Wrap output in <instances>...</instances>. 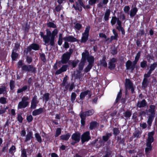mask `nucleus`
I'll list each match as a JSON object with an SVG mask.
<instances>
[{
	"label": "nucleus",
	"instance_id": "1",
	"mask_svg": "<svg viewBox=\"0 0 157 157\" xmlns=\"http://www.w3.org/2000/svg\"><path fill=\"white\" fill-rule=\"evenodd\" d=\"M18 67L21 68V70L23 72H31L35 73L36 72V68L32 65H27L23 63L21 60H19L17 63Z\"/></svg>",
	"mask_w": 157,
	"mask_h": 157
},
{
	"label": "nucleus",
	"instance_id": "2",
	"mask_svg": "<svg viewBox=\"0 0 157 157\" xmlns=\"http://www.w3.org/2000/svg\"><path fill=\"white\" fill-rule=\"evenodd\" d=\"M156 106L154 105H151L149 106V109L148 110V112L150 114L149 115L147 121L148 124V128H150L151 126L152 123L155 117Z\"/></svg>",
	"mask_w": 157,
	"mask_h": 157
},
{
	"label": "nucleus",
	"instance_id": "3",
	"mask_svg": "<svg viewBox=\"0 0 157 157\" xmlns=\"http://www.w3.org/2000/svg\"><path fill=\"white\" fill-rule=\"evenodd\" d=\"M69 39L66 40H64L65 42L64 44V47L65 49H67L69 47V45L68 42H78L79 40L74 37L73 36H71L70 37L68 38Z\"/></svg>",
	"mask_w": 157,
	"mask_h": 157
},
{
	"label": "nucleus",
	"instance_id": "4",
	"mask_svg": "<svg viewBox=\"0 0 157 157\" xmlns=\"http://www.w3.org/2000/svg\"><path fill=\"white\" fill-rule=\"evenodd\" d=\"M41 46L37 43H33L27 47L26 51L27 52H30L32 50L35 51L39 50Z\"/></svg>",
	"mask_w": 157,
	"mask_h": 157
},
{
	"label": "nucleus",
	"instance_id": "5",
	"mask_svg": "<svg viewBox=\"0 0 157 157\" xmlns=\"http://www.w3.org/2000/svg\"><path fill=\"white\" fill-rule=\"evenodd\" d=\"M154 141V138H147V140L146 146L147 147L145 148V152L146 155L150 153V151L151 150L152 147L151 144Z\"/></svg>",
	"mask_w": 157,
	"mask_h": 157
},
{
	"label": "nucleus",
	"instance_id": "6",
	"mask_svg": "<svg viewBox=\"0 0 157 157\" xmlns=\"http://www.w3.org/2000/svg\"><path fill=\"white\" fill-rule=\"evenodd\" d=\"M70 57L71 56L66 53H63L62 56L61 60L59 61L58 63L60 64L61 63L63 64H66L67 63H69L70 62L69 59L70 58Z\"/></svg>",
	"mask_w": 157,
	"mask_h": 157
},
{
	"label": "nucleus",
	"instance_id": "7",
	"mask_svg": "<svg viewBox=\"0 0 157 157\" xmlns=\"http://www.w3.org/2000/svg\"><path fill=\"white\" fill-rule=\"evenodd\" d=\"M44 32H40L39 35L41 37L43 38L45 45H50V42L51 41L50 37L46 36L45 35H44Z\"/></svg>",
	"mask_w": 157,
	"mask_h": 157
},
{
	"label": "nucleus",
	"instance_id": "8",
	"mask_svg": "<svg viewBox=\"0 0 157 157\" xmlns=\"http://www.w3.org/2000/svg\"><path fill=\"white\" fill-rule=\"evenodd\" d=\"M117 59L113 58L110 59L109 63L108 68L110 70H113L115 69L116 67V63L117 62Z\"/></svg>",
	"mask_w": 157,
	"mask_h": 157
},
{
	"label": "nucleus",
	"instance_id": "9",
	"mask_svg": "<svg viewBox=\"0 0 157 157\" xmlns=\"http://www.w3.org/2000/svg\"><path fill=\"white\" fill-rule=\"evenodd\" d=\"M64 86V88L63 90L64 92L67 91L68 90L70 92H71L73 89L75 88V85L74 82H72L71 84L70 83H66Z\"/></svg>",
	"mask_w": 157,
	"mask_h": 157
},
{
	"label": "nucleus",
	"instance_id": "10",
	"mask_svg": "<svg viewBox=\"0 0 157 157\" xmlns=\"http://www.w3.org/2000/svg\"><path fill=\"white\" fill-rule=\"evenodd\" d=\"M64 86V88L63 90L64 92L67 91L68 90L70 92H71L73 89L75 88V85L74 82H72L71 84L70 83H66Z\"/></svg>",
	"mask_w": 157,
	"mask_h": 157
},
{
	"label": "nucleus",
	"instance_id": "11",
	"mask_svg": "<svg viewBox=\"0 0 157 157\" xmlns=\"http://www.w3.org/2000/svg\"><path fill=\"white\" fill-rule=\"evenodd\" d=\"M78 2H75V5L73 4L72 7L74 8L76 11L78 10L79 12H81L82 10V8L80 7V6L83 3V2L82 0H78Z\"/></svg>",
	"mask_w": 157,
	"mask_h": 157
},
{
	"label": "nucleus",
	"instance_id": "12",
	"mask_svg": "<svg viewBox=\"0 0 157 157\" xmlns=\"http://www.w3.org/2000/svg\"><path fill=\"white\" fill-rule=\"evenodd\" d=\"M38 101L37 100V96L36 95H34L33 98L31 103L30 108L32 109H35L37 106V104Z\"/></svg>",
	"mask_w": 157,
	"mask_h": 157
},
{
	"label": "nucleus",
	"instance_id": "13",
	"mask_svg": "<svg viewBox=\"0 0 157 157\" xmlns=\"http://www.w3.org/2000/svg\"><path fill=\"white\" fill-rule=\"evenodd\" d=\"M69 67L68 64H64L62 65V67L59 70L56 71L55 73L56 75H58L63 72L67 71V68Z\"/></svg>",
	"mask_w": 157,
	"mask_h": 157
},
{
	"label": "nucleus",
	"instance_id": "14",
	"mask_svg": "<svg viewBox=\"0 0 157 157\" xmlns=\"http://www.w3.org/2000/svg\"><path fill=\"white\" fill-rule=\"evenodd\" d=\"M44 108L40 107L38 109H36L33 111L32 113V115L33 116H36L41 114L44 112Z\"/></svg>",
	"mask_w": 157,
	"mask_h": 157
},
{
	"label": "nucleus",
	"instance_id": "15",
	"mask_svg": "<svg viewBox=\"0 0 157 157\" xmlns=\"http://www.w3.org/2000/svg\"><path fill=\"white\" fill-rule=\"evenodd\" d=\"M147 103L145 99H143L141 101H138L137 104V107L139 108L145 107L147 106Z\"/></svg>",
	"mask_w": 157,
	"mask_h": 157
},
{
	"label": "nucleus",
	"instance_id": "16",
	"mask_svg": "<svg viewBox=\"0 0 157 157\" xmlns=\"http://www.w3.org/2000/svg\"><path fill=\"white\" fill-rule=\"evenodd\" d=\"M94 112V111L93 109H91L89 110L88 111H86L85 112H82L81 111L80 112V114L84 115L86 117V116H89L92 115L93 114Z\"/></svg>",
	"mask_w": 157,
	"mask_h": 157
},
{
	"label": "nucleus",
	"instance_id": "17",
	"mask_svg": "<svg viewBox=\"0 0 157 157\" xmlns=\"http://www.w3.org/2000/svg\"><path fill=\"white\" fill-rule=\"evenodd\" d=\"M133 86V84L131 81L129 79H125V87L126 90L129 89Z\"/></svg>",
	"mask_w": 157,
	"mask_h": 157
},
{
	"label": "nucleus",
	"instance_id": "18",
	"mask_svg": "<svg viewBox=\"0 0 157 157\" xmlns=\"http://www.w3.org/2000/svg\"><path fill=\"white\" fill-rule=\"evenodd\" d=\"M85 63L80 62L78 65V71H77V75L78 76H80L82 71L83 69Z\"/></svg>",
	"mask_w": 157,
	"mask_h": 157
},
{
	"label": "nucleus",
	"instance_id": "19",
	"mask_svg": "<svg viewBox=\"0 0 157 157\" xmlns=\"http://www.w3.org/2000/svg\"><path fill=\"white\" fill-rule=\"evenodd\" d=\"M138 11V9L136 7L132 8L130 11V16L131 17H133L135 16Z\"/></svg>",
	"mask_w": 157,
	"mask_h": 157
},
{
	"label": "nucleus",
	"instance_id": "20",
	"mask_svg": "<svg viewBox=\"0 0 157 157\" xmlns=\"http://www.w3.org/2000/svg\"><path fill=\"white\" fill-rule=\"evenodd\" d=\"M126 67V69L127 70H131V71H133L135 68H132V62L129 60H128L126 63L125 64Z\"/></svg>",
	"mask_w": 157,
	"mask_h": 157
},
{
	"label": "nucleus",
	"instance_id": "21",
	"mask_svg": "<svg viewBox=\"0 0 157 157\" xmlns=\"http://www.w3.org/2000/svg\"><path fill=\"white\" fill-rule=\"evenodd\" d=\"M79 116L81 119V127H82V128H84L85 127V124H86V121L85 120L86 119V117L84 116V115L81 114H79Z\"/></svg>",
	"mask_w": 157,
	"mask_h": 157
},
{
	"label": "nucleus",
	"instance_id": "22",
	"mask_svg": "<svg viewBox=\"0 0 157 157\" xmlns=\"http://www.w3.org/2000/svg\"><path fill=\"white\" fill-rule=\"evenodd\" d=\"M28 105L29 104L21 101L19 102L18 105L17 109H24L28 106Z\"/></svg>",
	"mask_w": 157,
	"mask_h": 157
},
{
	"label": "nucleus",
	"instance_id": "23",
	"mask_svg": "<svg viewBox=\"0 0 157 157\" xmlns=\"http://www.w3.org/2000/svg\"><path fill=\"white\" fill-rule=\"evenodd\" d=\"M149 84V81L147 78H144L142 83V88L143 89L146 88Z\"/></svg>",
	"mask_w": 157,
	"mask_h": 157
},
{
	"label": "nucleus",
	"instance_id": "24",
	"mask_svg": "<svg viewBox=\"0 0 157 157\" xmlns=\"http://www.w3.org/2000/svg\"><path fill=\"white\" fill-rule=\"evenodd\" d=\"M111 10L110 9H108L106 10L104 14V19L105 21H107L109 20V17L110 14Z\"/></svg>",
	"mask_w": 157,
	"mask_h": 157
},
{
	"label": "nucleus",
	"instance_id": "25",
	"mask_svg": "<svg viewBox=\"0 0 157 157\" xmlns=\"http://www.w3.org/2000/svg\"><path fill=\"white\" fill-rule=\"evenodd\" d=\"M89 35L82 33V37L81 39V43H86L88 39Z\"/></svg>",
	"mask_w": 157,
	"mask_h": 157
},
{
	"label": "nucleus",
	"instance_id": "26",
	"mask_svg": "<svg viewBox=\"0 0 157 157\" xmlns=\"http://www.w3.org/2000/svg\"><path fill=\"white\" fill-rule=\"evenodd\" d=\"M106 57L105 56H103L101 60H100V64L101 66H104L105 67H106L107 66V64L106 62Z\"/></svg>",
	"mask_w": 157,
	"mask_h": 157
},
{
	"label": "nucleus",
	"instance_id": "27",
	"mask_svg": "<svg viewBox=\"0 0 157 157\" xmlns=\"http://www.w3.org/2000/svg\"><path fill=\"white\" fill-rule=\"evenodd\" d=\"M90 92V90H86L84 92H82L81 93L80 95V99H81L82 100H83L85 96L87 95L88 93H89Z\"/></svg>",
	"mask_w": 157,
	"mask_h": 157
},
{
	"label": "nucleus",
	"instance_id": "28",
	"mask_svg": "<svg viewBox=\"0 0 157 157\" xmlns=\"http://www.w3.org/2000/svg\"><path fill=\"white\" fill-rule=\"evenodd\" d=\"M132 113L131 111L128 109H127L126 111L123 113L124 117H125L127 119H129L132 115Z\"/></svg>",
	"mask_w": 157,
	"mask_h": 157
},
{
	"label": "nucleus",
	"instance_id": "29",
	"mask_svg": "<svg viewBox=\"0 0 157 157\" xmlns=\"http://www.w3.org/2000/svg\"><path fill=\"white\" fill-rule=\"evenodd\" d=\"M30 27V24H28V22H27L23 28V30L24 31L25 35H27L29 33Z\"/></svg>",
	"mask_w": 157,
	"mask_h": 157
},
{
	"label": "nucleus",
	"instance_id": "30",
	"mask_svg": "<svg viewBox=\"0 0 157 157\" xmlns=\"http://www.w3.org/2000/svg\"><path fill=\"white\" fill-rule=\"evenodd\" d=\"M7 88L5 86H2L0 87V95L2 94H7Z\"/></svg>",
	"mask_w": 157,
	"mask_h": 157
},
{
	"label": "nucleus",
	"instance_id": "31",
	"mask_svg": "<svg viewBox=\"0 0 157 157\" xmlns=\"http://www.w3.org/2000/svg\"><path fill=\"white\" fill-rule=\"evenodd\" d=\"M15 52L13 50L12 52L11 57L12 61H15L17 59L18 56V54Z\"/></svg>",
	"mask_w": 157,
	"mask_h": 157
},
{
	"label": "nucleus",
	"instance_id": "32",
	"mask_svg": "<svg viewBox=\"0 0 157 157\" xmlns=\"http://www.w3.org/2000/svg\"><path fill=\"white\" fill-rule=\"evenodd\" d=\"M87 61L88 62V64L94 66V56H89L87 59Z\"/></svg>",
	"mask_w": 157,
	"mask_h": 157
},
{
	"label": "nucleus",
	"instance_id": "33",
	"mask_svg": "<svg viewBox=\"0 0 157 157\" xmlns=\"http://www.w3.org/2000/svg\"><path fill=\"white\" fill-rule=\"evenodd\" d=\"M122 95V90L120 89L119 92L118 93L116 100L115 103H117L119 102L121 98Z\"/></svg>",
	"mask_w": 157,
	"mask_h": 157
},
{
	"label": "nucleus",
	"instance_id": "34",
	"mask_svg": "<svg viewBox=\"0 0 157 157\" xmlns=\"http://www.w3.org/2000/svg\"><path fill=\"white\" fill-rule=\"evenodd\" d=\"M98 124V123L96 121L91 122L90 123V129L92 130L96 127Z\"/></svg>",
	"mask_w": 157,
	"mask_h": 157
},
{
	"label": "nucleus",
	"instance_id": "35",
	"mask_svg": "<svg viewBox=\"0 0 157 157\" xmlns=\"http://www.w3.org/2000/svg\"><path fill=\"white\" fill-rule=\"evenodd\" d=\"M157 66V62H155L151 64L150 66V69L149 71L152 73Z\"/></svg>",
	"mask_w": 157,
	"mask_h": 157
},
{
	"label": "nucleus",
	"instance_id": "36",
	"mask_svg": "<svg viewBox=\"0 0 157 157\" xmlns=\"http://www.w3.org/2000/svg\"><path fill=\"white\" fill-rule=\"evenodd\" d=\"M50 94L48 93H45L43 95V100H44L45 102L48 101L50 99Z\"/></svg>",
	"mask_w": 157,
	"mask_h": 157
},
{
	"label": "nucleus",
	"instance_id": "37",
	"mask_svg": "<svg viewBox=\"0 0 157 157\" xmlns=\"http://www.w3.org/2000/svg\"><path fill=\"white\" fill-rule=\"evenodd\" d=\"M113 135L115 137H116V136H117L120 132V130L118 128H113Z\"/></svg>",
	"mask_w": 157,
	"mask_h": 157
},
{
	"label": "nucleus",
	"instance_id": "38",
	"mask_svg": "<svg viewBox=\"0 0 157 157\" xmlns=\"http://www.w3.org/2000/svg\"><path fill=\"white\" fill-rule=\"evenodd\" d=\"M56 36L52 35L51 37V41L50 42V45L52 47L55 46V39Z\"/></svg>",
	"mask_w": 157,
	"mask_h": 157
},
{
	"label": "nucleus",
	"instance_id": "39",
	"mask_svg": "<svg viewBox=\"0 0 157 157\" xmlns=\"http://www.w3.org/2000/svg\"><path fill=\"white\" fill-rule=\"evenodd\" d=\"M47 25L48 27L51 28L56 29L57 27L56 25L54 23L51 22L47 23Z\"/></svg>",
	"mask_w": 157,
	"mask_h": 157
},
{
	"label": "nucleus",
	"instance_id": "40",
	"mask_svg": "<svg viewBox=\"0 0 157 157\" xmlns=\"http://www.w3.org/2000/svg\"><path fill=\"white\" fill-rule=\"evenodd\" d=\"M39 54L40 56V58L41 61L43 63H45L46 60L45 54L44 53H39Z\"/></svg>",
	"mask_w": 157,
	"mask_h": 157
},
{
	"label": "nucleus",
	"instance_id": "41",
	"mask_svg": "<svg viewBox=\"0 0 157 157\" xmlns=\"http://www.w3.org/2000/svg\"><path fill=\"white\" fill-rule=\"evenodd\" d=\"M10 90H13L15 87V82L14 81L12 80L10 81Z\"/></svg>",
	"mask_w": 157,
	"mask_h": 157
},
{
	"label": "nucleus",
	"instance_id": "42",
	"mask_svg": "<svg viewBox=\"0 0 157 157\" xmlns=\"http://www.w3.org/2000/svg\"><path fill=\"white\" fill-rule=\"evenodd\" d=\"M71 144L72 145H74L76 143L78 142L80 139V138H71Z\"/></svg>",
	"mask_w": 157,
	"mask_h": 157
},
{
	"label": "nucleus",
	"instance_id": "43",
	"mask_svg": "<svg viewBox=\"0 0 157 157\" xmlns=\"http://www.w3.org/2000/svg\"><path fill=\"white\" fill-rule=\"evenodd\" d=\"M76 94L75 92H72L71 95V101L72 103H73L76 99Z\"/></svg>",
	"mask_w": 157,
	"mask_h": 157
},
{
	"label": "nucleus",
	"instance_id": "44",
	"mask_svg": "<svg viewBox=\"0 0 157 157\" xmlns=\"http://www.w3.org/2000/svg\"><path fill=\"white\" fill-rule=\"evenodd\" d=\"M61 129L60 128H58L56 129L55 137H56L58 136L61 133Z\"/></svg>",
	"mask_w": 157,
	"mask_h": 157
},
{
	"label": "nucleus",
	"instance_id": "45",
	"mask_svg": "<svg viewBox=\"0 0 157 157\" xmlns=\"http://www.w3.org/2000/svg\"><path fill=\"white\" fill-rule=\"evenodd\" d=\"M93 66L91 65L88 64L87 66L86 67L85 69L84 70V71L86 73H87L89 72L90 69L92 68V67Z\"/></svg>",
	"mask_w": 157,
	"mask_h": 157
},
{
	"label": "nucleus",
	"instance_id": "46",
	"mask_svg": "<svg viewBox=\"0 0 157 157\" xmlns=\"http://www.w3.org/2000/svg\"><path fill=\"white\" fill-rule=\"evenodd\" d=\"M81 137H91L90 136V133L89 131L84 132L81 136Z\"/></svg>",
	"mask_w": 157,
	"mask_h": 157
},
{
	"label": "nucleus",
	"instance_id": "47",
	"mask_svg": "<svg viewBox=\"0 0 157 157\" xmlns=\"http://www.w3.org/2000/svg\"><path fill=\"white\" fill-rule=\"evenodd\" d=\"M67 76H66L64 77L63 82L61 84V86L64 87V86H65V85L66 84V83H68L67 82Z\"/></svg>",
	"mask_w": 157,
	"mask_h": 157
},
{
	"label": "nucleus",
	"instance_id": "48",
	"mask_svg": "<svg viewBox=\"0 0 157 157\" xmlns=\"http://www.w3.org/2000/svg\"><path fill=\"white\" fill-rule=\"evenodd\" d=\"M29 99V98L28 96H24L21 98V101L29 104V103L28 101Z\"/></svg>",
	"mask_w": 157,
	"mask_h": 157
},
{
	"label": "nucleus",
	"instance_id": "49",
	"mask_svg": "<svg viewBox=\"0 0 157 157\" xmlns=\"http://www.w3.org/2000/svg\"><path fill=\"white\" fill-rule=\"evenodd\" d=\"M90 5L89 4L85 6L83 2L80 6V7H81L82 8V7L85 10H88L91 8Z\"/></svg>",
	"mask_w": 157,
	"mask_h": 157
},
{
	"label": "nucleus",
	"instance_id": "50",
	"mask_svg": "<svg viewBox=\"0 0 157 157\" xmlns=\"http://www.w3.org/2000/svg\"><path fill=\"white\" fill-rule=\"evenodd\" d=\"M7 98L4 97H1L0 98V103L5 104L7 103Z\"/></svg>",
	"mask_w": 157,
	"mask_h": 157
},
{
	"label": "nucleus",
	"instance_id": "51",
	"mask_svg": "<svg viewBox=\"0 0 157 157\" xmlns=\"http://www.w3.org/2000/svg\"><path fill=\"white\" fill-rule=\"evenodd\" d=\"M63 8L62 5H57L55 9V10L57 12H59Z\"/></svg>",
	"mask_w": 157,
	"mask_h": 157
},
{
	"label": "nucleus",
	"instance_id": "52",
	"mask_svg": "<svg viewBox=\"0 0 157 157\" xmlns=\"http://www.w3.org/2000/svg\"><path fill=\"white\" fill-rule=\"evenodd\" d=\"M20 46V44L19 43H18V42H16L15 44V46L13 48V50L15 52H17V50L19 49Z\"/></svg>",
	"mask_w": 157,
	"mask_h": 157
},
{
	"label": "nucleus",
	"instance_id": "53",
	"mask_svg": "<svg viewBox=\"0 0 157 157\" xmlns=\"http://www.w3.org/2000/svg\"><path fill=\"white\" fill-rule=\"evenodd\" d=\"M28 152V149H23L21 151V156L22 157H27L26 151Z\"/></svg>",
	"mask_w": 157,
	"mask_h": 157
},
{
	"label": "nucleus",
	"instance_id": "54",
	"mask_svg": "<svg viewBox=\"0 0 157 157\" xmlns=\"http://www.w3.org/2000/svg\"><path fill=\"white\" fill-rule=\"evenodd\" d=\"M75 28L77 30H80L82 28V25L79 23H76L75 26Z\"/></svg>",
	"mask_w": 157,
	"mask_h": 157
},
{
	"label": "nucleus",
	"instance_id": "55",
	"mask_svg": "<svg viewBox=\"0 0 157 157\" xmlns=\"http://www.w3.org/2000/svg\"><path fill=\"white\" fill-rule=\"evenodd\" d=\"M147 62L146 60H143L140 63V67L142 68H145L147 66Z\"/></svg>",
	"mask_w": 157,
	"mask_h": 157
},
{
	"label": "nucleus",
	"instance_id": "56",
	"mask_svg": "<svg viewBox=\"0 0 157 157\" xmlns=\"http://www.w3.org/2000/svg\"><path fill=\"white\" fill-rule=\"evenodd\" d=\"M71 36L68 35V36H66L64 37H63V34L61 33L59 34V35L58 39H63L64 40H66L69 38L68 37L70 36Z\"/></svg>",
	"mask_w": 157,
	"mask_h": 157
},
{
	"label": "nucleus",
	"instance_id": "57",
	"mask_svg": "<svg viewBox=\"0 0 157 157\" xmlns=\"http://www.w3.org/2000/svg\"><path fill=\"white\" fill-rule=\"evenodd\" d=\"M82 57L84 58H85L87 59V58L89 57V53L87 51H86V52H83L82 54Z\"/></svg>",
	"mask_w": 157,
	"mask_h": 157
},
{
	"label": "nucleus",
	"instance_id": "58",
	"mask_svg": "<svg viewBox=\"0 0 157 157\" xmlns=\"http://www.w3.org/2000/svg\"><path fill=\"white\" fill-rule=\"evenodd\" d=\"M23 118L21 115V114H18L17 115V120L20 123H22L23 121Z\"/></svg>",
	"mask_w": 157,
	"mask_h": 157
},
{
	"label": "nucleus",
	"instance_id": "59",
	"mask_svg": "<svg viewBox=\"0 0 157 157\" xmlns=\"http://www.w3.org/2000/svg\"><path fill=\"white\" fill-rule=\"evenodd\" d=\"M27 134L26 136V137H33V132H32L29 130L28 129L27 131Z\"/></svg>",
	"mask_w": 157,
	"mask_h": 157
},
{
	"label": "nucleus",
	"instance_id": "60",
	"mask_svg": "<svg viewBox=\"0 0 157 157\" xmlns=\"http://www.w3.org/2000/svg\"><path fill=\"white\" fill-rule=\"evenodd\" d=\"M80 136V133L77 132L73 133L71 137H81Z\"/></svg>",
	"mask_w": 157,
	"mask_h": 157
},
{
	"label": "nucleus",
	"instance_id": "61",
	"mask_svg": "<svg viewBox=\"0 0 157 157\" xmlns=\"http://www.w3.org/2000/svg\"><path fill=\"white\" fill-rule=\"evenodd\" d=\"M33 60L32 58L30 56H27L26 57V61L29 64L31 63L32 62Z\"/></svg>",
	"mask_w": 157,
	"mask_h": 157
},
{
	"label": "nucleus",
	"instance_id": "62",
	"mask_svg": "<svg viewBox=\"0 0 157 157\" xmlns=\"http://www.w3.org/2000/svg\"><path fill=\"white\" fill-rule=\"evenodd\" d=\"M33 119V118L32 115H27L26 117V120L28 122H32Z\"/></svg>",
	"mask_w": 157,
	"mask_h": 157
},
{
	"label": "nucleus",
	"instance_id": "63",
	"mask_svg": "<svg viewBox=\"0 0 157 157\" xmlns=\"http://www.w3.org/2000/svg\"><path fill=\"white\" fill-rule=\"evenodd\" d=\"M130 9V7L128 6H125L123 9L124 12L126 13H128Z\"/></svg>",
	"mask_w": 157,
	"mask_h": 157
},
{
	"label": "nucleus",
	"instance_id": "64",
	"mask_svg": "<svg viewBox=\"0 0 157 157\" xmlns=\"http://www.w3.org/2000/svg\"><path fill=\"white\" fill-rule=\"evenodd\" d=\"M116 18L115 16H113L112 17V19L110 21V23L112 26L114 25L116 23Z\"/></svg>",
	"mask_w": 157,
	"mask_h": 157
}]
</instances>
